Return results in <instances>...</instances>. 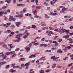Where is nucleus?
Instances as JSON below:
<instances>
[{
	"label": "nucleus",
	"instance_id": "nucleus-1",
	"mask_svg": "<svg viewBox=\"0 0 73 73\" xmlns=\"http://www.w3.org/2000/svg\"><path fill=\"white\" fill-rule=\"evenodd\" d=\"M23 35L22 34H20L18 35H17L16 36V38H17L18 41H17V42H19V41L21 40V38L19 37H22Z\"/></svg>",
	"mask_w": 73,
	"mask_h": 73
},
{
	"label": "nucleus",
	"instance_id": "nucleus-2",
	"mask_svg": "<svg viewBox=\"0 0 73 73\" xmlns=\"http://www.w3.org/2000/svg\"><path fill=\"white\" fill-rule=\"evenodd\" d=\"M15 20H16V19L13 17V16H10L9 19V21H12V20L13 21H15Z\"/></svg>",
	"mask_w": 73,
	"mask_h": 73
},
{
	"label": "nucleus",
	"instance_id": "nucleus-3",
	"mask_svg": "<svg viewBox=\"0 0 73 73\" xmlns=\"http://www.w3.org/2000/svg\"><path fill=\"white\" fill-rule=\"evenodd\" d=\"M58 58H59V57H56V56H52L51 58V59L52 60V59H53V60L54 61V60H56V59H58Z\"/></svg>",
	"mask_w": 73,
	"mask_h": 73
},
{
	"label": "nucleus",
	"instance_id": "nucleus-4",
	"mask_svg": "<svg viewBox=\"0 0 73 73\" xmlns=\"http://www.w3.org/2000/svg\"><path fill=\"white\" fill-rule=\"evenodd\" d=\"M17 5L18 7H20V6H21V7H24L25 6V4H17Z\"/></svg>",
	"mask_w": 73,
	"mask_h": 73
},
{
	"label": "nucleus",
	"instance_id": "nucleus-5",
	"mask_svg": "<svg viewBox=\"0 0 73 73\" xmlns=\"http://www.w3.org/2000/svg\"><path fill=\"white\" fill-rule=\"evenodd\" d=\"M45 56H42L41 57V58H40V59H39V61H40L41 60H43V61H45Z\"/></svg>",
	"mask_w": 73,
	"mask_h": 73
},
{
	"label": "nucleus",
	"instance_id": "nucleus-6",
	"mask_svg": "<svg viewBox=\"0 0 73 73\" xmlns=\"http://www.w3.org/2000/svg\"><path fill=\"white\" fill-rule=\"evenodd\" d=\"M25 61V58H22L19 60V62H20V61Z\"/></svg>",
	"mask_w": 73,
	"mask_h": 73
},
{
	"label": "nucleus",
	"instance_id": "nucleus-7",
	"mask_svg": "<svg viewBox=\"0 0 73 73\" xmlns=\"http://www.w3.org/2000/svg\"><path fill=\"white\" fill-rule=\"evenodd\" d=\"M25 49L27 50V52H28L30 50V48L28 47H26Z\"/></svg>",
	"mask_w": 73,
	"mask_h": 73
},
{
	"label": "nucleus",
	"instance_id": "nucleus-8",
	"mask_svg": "<svg viewBox=\"0 0 73 73\" xmlns=\"http://www.w3.org/2000/svg\"><path fill=\"white\" fill-rule=\"evenodd\" d=\"M57 53H62V51L61 50V49H58L57 51Z\"/></svg>",
	"mask_w": 73,
	"mask_h": 73
},
{
	"label": "nucleus",
	"instance_id": "nucleus-9",
	"mask_svg": "<svg viewBox=\"0 0 73 73\" xmlns=\"http://www.w3.org/2000/svg\"><path fill=\"white\" fill-rule=\"evenodd\" d=\"M15 24H16V25L17 27H19V26H20V24L19 22H17L15 23Z\"/></svg>",
	"mask_w": 73,
	"mask_h": 73
},
{
	"label": "nucleus",
	"instance_id": "nucleus-10",
	"mask_svg": "<svg viewBox=\"0 0 73 73\" xmlns=\"http://www.w3.org/2000/svg\"><path fill=\"white\" fill-rule=\"evenodd\" d=\"M32 28H34V29H37V27H36L35 25H32Z\"/></svg>",
	"mask_w": 73,
	"mask_h": 73
},
{
	"label": "nucleus",
	"instance_id": "nucleus-11",
	"mask_svg": "<svg viewBox=\"0 0 73 73\" xmlns=\"http://www.w3.org/2000/svg\"><path fill=\"white\" fill-rule=\"evenodd\" d=\"M35 57V55H32L29 56V58H34Z\"/></svg>",
	"mask_w": 73,
	"mask_h": 73
},
{
	"label": "nucleus",
	"instance_id": "nucleus-12",
	"mask_svg": "<svg viewBox=\"0 0 73 73\" xmlns=\"http://www.w3.org/2000/svg\"><path fill=\"white\" fill-rule=\"evenodd\" d=\"M10 72H11V73H13L14 72H16V70H13V69H11L9 71Z\"/></svg>",
	"mask_w": 73,
	"mask_h": 73
},
{
	"label": "nucleus",
	"instance_id": "nucleus-13",
	"mask_svg": "<svg viewBox=\"0 0 73 73\" xmlns=\"http://www.w3.org/2000/svg\"><path fill=\"white\" fill-rule=\"evenodd\" d=\"M24 33H26V36H29V33H28V31H26Z\"/></svg>",
	"mask_w": 73,
	"mask_h": 73
},
{
	"label": "nucleus",
	"instance_id": "nucleus-14",
	"mask_svg": "<svg viewBox=\"0 0 73 73\" xmlns=\"http://www.w3.org/2000/svg\"><path fill=\"white\" fill-rule=\"evenodd\" d=\"M5 54L7 56H8L9 55V54H11V52H6L5 53Z\"/></svg>",
	"mask_w": 73,
	"mask_h": 73
},
{
	"label": "nucleus",
	"instance_id": "nucleus-15",
	"mask_svg": "<svg viewBox=\"0 0 73 73\" xmlns=\"http://www.w3.org/2000/svg\"><path fill=\"white\" fill-rule=\"evenodd\" d=\"M53 66H52V68H54L56 67V63H54L53 64Z\"/></svg>",
	"mask_w": 73,
	"mask_h": 73
},
{
	"label": "nucleus",
	"instance_id": "nucleus-16",
	"mask_svg": "<svg viewBox=\"0 0 73 73\" xmlns=\"http://www.w3.org/2000/svg\"><path fill=\"white\" fill-rule=\"evenodd\" d=\"M3 59H5V60H8V58H7V56H5L3 57Z\"/></svg>",
	"mask_w": 73,
	"mask_h": 73
},
{
	"label": "nucleus",
	"instance_id": "nucleus-17",
	"mask_svg": "<svg viewBox=\"0 0 73 73\" xmlns=\"http://www.w3.org/2000/svg\"><path fill=\"white\" fill-rule=\"evenodd\" d=\"M11 0H9V1L6 0L5 1V2H7V3H10Z\"/></svg>",
	"mask_w": 73,
	"mask_h": 73
},
{
	"label": "nucleus",
	"instance_id": "nucleus-18",
	"mask_svg": "<svg viewBox=\"0 0 73 73\" xmlns=\"http://www.w3.org/2000/svg\"><path fill=\"white\" fill-rule=\"evenodd\" d=\"M69 37V35H66L65 37V38H68Z\"/></svg>",
	"mask_w": 73,
	"mask_h": 73
},
{
	"label": "nucleus",
	"instance_id": "nucleus-19",
	"mask_svg": "<svg viewBox=\"0 0 73 73\" xmlns=\"http://www.w3.org/2000/svg\"><path fill=\"white\" fill-rule=\"evenodd\" d=\"M16 54H14L12 56V57L13 58V57H16Z\"/></svg>",
	"mask_w": 73,
	"mask_h": 73
},
{
	"label": "nucleus",
	"instance_id": "nucleus-20",
	"mask_svg": "<svg viewBox=\"0 0 73 73\" xmlns=\"http://www.w3.org/2000/svg\"><path fill=\"white\" fill-rule=\"evenodd\" d=\"M64 10H62L61 11H60V13H66V12L64 11Z\"/></svg>",
	"mask_w": 73,
	"mask_h": 73
},
{
	"label": "nucleus",
	"instance_id": "nucleus-21",
	"mask_svg": "<svg viewBox=\"0 0 73 73\" xmlns=\"http://www.w3.org/2000/svg\"><path fill=\"white\" fill-rule=\"evenodd\" d=\"M41 8V6H37L36 7V9H40Z\"/></svg>",
	"mask_w": 73,
	"mask_h": 73
},
{
	"label": "nucleus",
	"instance_id": "nucleus-22",
	"mask_svg": "<svg viewBox=\"0 0 73 73\" xmlns=\"http://www.w3.org/2000/svg\"><path fill=\"white\" fill-rule=\"evenodd\" d=\"M3 13H4V12H0V16H2V15H3Z\"/></svg>",
	"mask_w": 73,
	"mask_h": 73
},
{
	"label": "nucleus",
	"instance_id": "nucleus-23",
	"mask_svg": "<svg viewBox=\"0 0 73 73\" xmlns=\"http://www.w3.org/2000/svg\"><path fill=\"white\" fill-rule=\"evenodd\" d=\"M72 64H73L72 63H71L70 64H69L67 66L68 67H69V66H71L72 65Z\"/></svg>",
	"mask_w": 73,
	"mask_h": 73
},
{
	"label": "nucleus",
	"instance_id": "nucleus-24",
	"mask_svg": "<svg viewBox=\"0 0 73 73\" xmlns=\"http://www.w3.org/2000/svg\"><path fill=\"white\" fill-rule=\"evenodd\" d=\"M23 38H24L26 39L27 38H28V36L27 35H25L23 36Z\"/></svg>",
	"mask_w": 73,
	"mask_h": 73
},
{
	"label": "nucleus",
	"instance_id": "nucleus-25",
	"mask_svg": "<svg viewBox=\"0 0 73 73\" xmlns=\"http://www.w3.org/2000/svg\"><path fill=\"white\" fill-rule=\"evenodd\" d=\"M27 12V10H26L25 9H24L23 10L22 12L23 13H24V12Z\"/></svg>",
	"mask_w": 73,
	"mask_h": 73
},
{
	"label": "nucleus",
	"instance_id": "nucleus-26",
	"mask_svg": "<svg viewBox=\"0 0 73 73\" xmlns=\"http://www.w3.org/2000/svg\"><path fill=\"white\" fill-rule=\"evenodd\" d=\"M58 15V14L56 13H53V14H52V16H56V15Z\"/></svg>",
	"mask_w": 73,
	"mask_h": 73
},
{
	"label": "nucleus",
	"instance_id": "nucleus-27",
	"mask_svg": "<svg viewBox=\"0 0 73 73\" xmlns=\"http://www.w3.org/2000/svg\"><path fill=\"white\" fill-rule=\"evenodd\" d=\"M9 68V65H8L6 66L5 67V68L8 69V68Z\"/></svg>",
	"mask_w": 73,
	"mask_h": 73
},
{
	"label": "nucleus",
	"instance_id": "nucleus-28",
	"mask_svg": "<svg viewBox=\"0 0 73 73\" xmlns=\"http://www.w3.org/2000/svg\"><path fill=\"white\" fill-rule=\"evenodd\" d=\"M58 32H60L59 33H60V34H62L63 33H64V31L60 32V31H58Z\"/></svg>",
	"mask_w": 73,
	"mask_h": 73
},
{
	"label": "nucleus",
	"instance_id": "nucleus-29",
	"mask_svg": "<svg viewBox=\"0 0 73 73\" xmlns=\"http://www.w3.org/2000/svg\"><path fill=\"white\" fill-rule=\"evenodd\" d=\"M10 53L11 54H12H12H16L15 53V51L10 52Z\"/></svg>",
	"mask_w": 73,
	"mask_h": 73
},
{
	"label": "nucleus",
	"instance_id": "nucleus-30",
	"mask_svg": "<svg viewBox=\"0 0 73 73\" xmlns=\"http://www.w3.org/2000/svg\"><path fill=\"white\" fill-rule=\"evenodd\" d=\"M6 33H11V30H8L6 31Z\"/></svg>",
	"mask_w": 73,
	"mask_h": 73
},
{
	"label": "nucleus",
	"instance_id": "nucleus-31",
	"mask_svg": "<svg viewBox=\"0 0 73 73\" xmlns=\"http://www.w3.org/2000/svg\"><path fill=\"white\" fill-rule=\"evenodd\" d=\"M44 4L45 5H46V6H48V3L44 2Z\"/></svg>",
	"mask_w": 73,
	"mask_h": 73
},
{
	"label": "nucleus",
	"instance_id": "nucleus-32",
	"mask_svg": "<svg viewBox=\"0 0 73 73\" xmlns=\"http://www.w3.org/2000/svg\"><path fill=\"white\" fill-rule=\"evenodd\" d=\"M62 41V39H59L58 40V42H61V41Z\"/></svg>",
	"mask_w": 73,
	"mask_h": 73
},
{
	"label": "nucleus",
	"instance_id": "nucleus-33",
	"mask_svg": "<svg viewBox=\"0 0 73 73\" xmlns=\"http://www.w3.org/2000/svg\"><path fill=\"white\" fill-rule=\"evenodd\" d=\"M36 12H37V11H36V10L33 12L34 14V15H36Z\"/></svg>",
	"mask_w": 73,
	"mask_h": 73
},
{
	"label": "nucleus",
	"instance_id": "nucleus-34",
	"mask_svg": "<svg viewBox=\"0 0 73 73\" xmlns=\"http://www.w3.org/2000/svg\"><path fill=\"white\" fill-rule=\"evenodd\" d=\"M68 9V8H63L62 9V10L63 11H66V9Z\"/></svg>",
	"mask_w": 73,
	"mask_h": 73
},
{
	"label": "nucleus",
	"instance_id": "nucleus-35",
	"mask_svg": "<svg viewBox=\"0 0 73 73\" xmlns=\"http://www.w3.org/2000/svg\"><path fill=\"white\" fill-rule=\"evenodd\" d=\"M67 47H65V48L64 49L65 52H67Z\"/></svg>",
	"mask_w": 73,
	"mask_h": 73
},
{
	"label": "nucleus",
	"instance_id": "nucleus-36",
	"mask_svg": "<svg viewBox=\"0 0 73 73\" xmlns=\"http://www.w3.org/2000/svg\"><path fill=\"white\" fill-rule=\"evenodd\" d=\"M50 3L51 5H53L54 3H55V2H53L52 1H51L50 2Z\"/></svg>",
	"mask_w": 73,
	"mask_h": 73
},
{
	"label": "nucleus",
	"instance_id": "nucleus-37",
	"mask_svg": "<svg viewBox=\"0 0 73 73\" xmlns=\"http://www.w3.org/2000/svg\"><path fill=\"white\" fill-rule=\"evenodd\" d=\"M11 28H15V26L13 25H12L11 26Z\"/></svg>",
	"mask_w": 73,
	"mask_h": 73
},
{
	"label": "nucleus",
	"instance_id": "nucleus-38",
	"mask_svg": "<svg viewBox=\"0 0 73 73\" xmlns=\"http://www.w3.org/2000/svg\"><path fill=\"white\" fill-rule=\"evenodd\" d=\"M46 33L47 34H49V33H50V32L49 31H46Z\"/></svg>",
	"mask_w": 73,
	"mask_h": 73
},
{
	"label": "nucleus",
	"instance_id": "nucleus-39",
	"mask_svg": "<svg viewBox=\"0 0 73 73\" xmlns=\"http://www.w3.org/2000/svg\"><path fill=\"white\" fill-rule=\"evenodd\" d=\"M57 48H52L51 50H54V49H56Z\"/></svg>",
	"mask_w": 73,
	"mask_h": 73
},
{
	"label": "nucleus",
	"instance_id": "nucleus-40",
	"mask_svg": "<svg viewBox=\"0 0 73 73\" xmlns=\"http://www.w3.org/2000/svg\"><path fill=\"white\" fill-rule=\"evenodd\" d=\"M2 65H4V64H5L7 63V62H6L4 61V62H2Z\"/></svg>",
	"mask_w": 73,
	"mask_h": 73
},
{
	"label": "nucleus",
	"instance_id": "nucleus-41",
	"mask_svg": "<svg viewBox=\"0 0 73 73\" xmlns=\"http://www.w3.org/2000/svg\"><path fill=\"white\" fill-rule=\"evenodd\" d=\"M58 37V36H56L53 39L54 40H56V38H57V37Z\"/></svg>",
	"mask_w": 73,
	"mask_h": 73
},
{
	"label": "nucleus",
	"instance_id": "nucleus-42",
	"mask_svg": "<svg viewBox=\"0 0 73 73\" xmlns=\"http://www.w3.org/2000/svg\"><path fill=\"white\" fill-rule=\"evenodd\" d=\"M44 44H42L40 45V47H42V46H44Z\"/></svg>",
	"mask_w": 73,
	"mask_h": 73
},
{
	"label": "nucleus",
	"instance_id": "nucleus-43",
	"mask_svg": "<svg viewBox=\"0 0 73 73\" xmlns=\"http://www.w3.org/2000/svg\"><path fill=\"white\" fill-rule=\"evenodd\" d=\"M24 66V64H21V69H22V68H23V66Z\"/></svg>",
	"mask_w": 73,
	"mask_h": 73
},
{
	"label": "nucleus",
	"instance_id": "nucleus-44",
	"mask_svg": "<svg viewBox=\"0 0 73 73\" xmlns=\"http://www.w3.org/2000/svg\"><path fill=\"white\" fill-rule=\"evenodd\" d=\"M29 63H27L25 64V66H29Z\"/></svg>",
	"mask_w": 73,
	"mask_h": 73
},
{
	"label": "nucleus",
	"instance_id": "nucleus-45",
	"mask_svg": "<svg viewBox=\"0 0 73 73\" xmlns=\"http://www.w3.org/2000/svg\"><path fill=\"white\" fill-rule=\"evenodd\" d=\"M45 17L46 18V17H47V18H49V17H48V15L46 14L45 15Z\"/></svg>",
	"mask_w": 73,
	"mask_h": 73
},
{
	"label": "nucleus",
	"instance_id": "nucleus-46",
	"mask_svg": "<svg viewBox=\"0 0 73 73\" xmlns=\"http://www.w3.org/2000/svg\"><path fill=\"white\" fill-rule=\"evenodd\" d=\"M6 7L7 6L3 7L2 8V9H5V8H6Z\"/></svg>",
	"mask_w": 73,
	"mask_h": 73
},
{
	"label": "nucleus",
	"instance_id": "nucleus-47",
	"mask_svg": "<svg viewBox=\"0 0 73 73\" xmlns=\"http://www.w3.org/2000/svg\"><path fill=\"white\" fill-rule=\"evenodd\" d=\"M32 27H31V26L28 27H26V29H30V28H31Z\"/></svg>",
	"mask_w": 73,
	"mask_h": 73
},
{
	"label": "nucleus",
	"instance_id": "nucleus-48",
	"mask_svg": "<svg viewBox=\"0 0 73 73\" xmlns=\"http://www.w3.org/2000/svg\"><path fill=\"white\" fill-rule=\"evenodd\" d=\"M46 51L47 52H52L51 50H46Z\"/></svg>",
	"mask_w": 73,
	"mask_h": 73
},
{
	"label": "nucleus",
	"instance_id": "nucleus-49",
	"mask_svg": "<svg viewBox=\"0 0 73 73\" xmlns=\"http://www.w3.org/2000/svg\"><path fill=\"white\" fill-rule=\"evenodd\" d=\"M68 58V57H65L64 58H63V60H64V61H65V60H66V58Z\"/></svg>",
	"mask_w": 73,
	"mask_h": 73
},
{
	"label": "nucleus",
	"instance_id": "nucleus-50",
	"mask_svg": "<svg viewBox=\"0 0 73 73\" xmlns=\"http://www.w3.org/2000/svg\"><path fill=\"white\" fill-rule=\"evenodd\" d=\"M19 48H18L15 50V51H16V52H17V51H18L19 50Z\"/></svg>",
	"mask_w": 73,
	"mask_h": 73
},
{
	"label": "nucleus",
	"instance_id": "nucleus-51",
	"mask_svg": "<svg viewBox=\"0 0 73 73\" xmlns=\"http://www.w3.org/2000/svg\"><path fill=\"white\" fill-rule=\"evenodd\" d=\"M71 48V47H70V46H68V47L67 48V49H70Z\"/></svg>",
	"mask_w": 73,
	"mask_h": 73
},
{
	"label": "nucleus",
	"instance_id": "nucleus-52",
	"mask_svg": "<svg viewBox=\"0 0 73 73\" xmlns=\"http://www.w3.org/2000/svg\"><path fill=\"white\" fill-rule=\"evenodd\" d=\"M49 71H50V70H49L48 69V70H46L45 72L46 73H48V72H49Z\"/></svg>",
	"mask_w": 73,
	"mask_h": 73
},
{
	"label": "nucleus",
	"instance_id": "nucleus-53",
	"mask_svg": "<svg viewBox=\"0 0 73 73\" xmlns=\"http://www.w3.org/2000/svg\"><path fill=\"white\" fill-rule=\"evenodd\" d=\"M6 11L7 12H8V13H9L11 12V11L9 9H8Z\"/></svg>",
	"mask_w": 73,
	"mask_h": 73
},
{
	"label": "nucleus",
	"instance_id": "nucleus-54",
	"mask_svg": "<svg viewBox=\"0 0 73 73\" xmlns=\"http://www.w3.org/2000/svg\"><path fill=\"white\" fill-rule=\"evenodd\" d=\"M48 37H50L51 36V33H50L48 34Z\"/></svg>",
	"mask_w": 73,
	"mask_h": 73
},
{
	"label": "nucleus",
	"instance_id": "nucleus-55",
	"mask_svg": "<svg viewBox=\"0 0 73 73\" xmlns=\"http://www.w3.org/2000/svg\"><path fill=\"white\" fill-rule=\"evenodd\" d=\"M13 3L14 4H15L16 3V0H14L13 1Z\"/></svg>",
	"mask_w": 73,
	"mask_h": 73
},
{
	"label": "nucleus",
	"instance_id": "nucleus-56",
	"mask_svg": "<svg viewBox=\"0 0 73 73\" xmlns=\"http://www.w3.org/2000/svg\"><path fill=\"white\" fill-rule=\"evenodd\" d=\"M68 40V41H72V38H69L67 39Z\"/></svg>",
	"mask_w": 73,
	"mask_h": 73
},
{
	"label": "nucleus",
	"instance_id": "nucleus-57",
	"mask_svg": "<svg viewBox=\"0 0 73 73\" xmlns=\"http://www.w3.org/2000/svg\"><path fill=\"white\" fill-rule=\"evenodd\" d=\"M52 43H53V44H54H54H57V42L56 41H54L52 42Z\"/></svg>",
	"mask_w": 73,
	"mask_h": 73
},
{
	"label": "nucleus",
	"instance_id": "nucleus-58",
	"mask_svg": "<svg viewBox=\"0 0 73 73\" xmlns=\"http://www.w3.org/2000/svg\"><path fill=\"white\" fill-rule=\"evenodd\" d=\"M49 29L50 30V31L53 30V29H52V27H49Z\"/></svg>",
	"mask_w": 73,
	"mask_h": 73
},
{
	"label": "nucleus",
	"instance_id": "nucleus-59",
	"mask_svg": "<svg viewBox=\"0 0 73 73\" xmlns=\"http://www.w3.org/2000/svg\"><path fill=\"white\" fill-rule=\"evenodd\" d=\"M40 73H44V71L43 70H41L40 72Z\"/></svg>",
	"mask_w": 73,
	"mask_h": 73
},
{
	"label": "nucleus",
	"instance_id": "nucleus-60",
	"mask_svg": "<svg viewBox=\"0 0 73 73\" xmlns=\"http://www.w3.org/2000/svg\"><path fill=\"white\" fill-rule=\"evenodd\" d=\"M48 44H44V47H46Z\"/></svg>",
	"mask_w": 73,
	"mask_h": 73
},
{
	"label": "nucleus",
	"instance_id": "nucleus-61",
	"mask_svg": "<svg viewBox=\"0 0 73 73\" xmlns=\"http://www.w3.org/2000/svg\"><path fill=\"white\" fill-rule=\"evenodd\" d=\"M9 37H12L13 36V35H9Z\"/></svg>",
	"mask_w": 73,
	"mask_h": 73
},
{
	"label": "nucleus",
	"instance_id": "nucleus-62",
	"mask_svg": "<svg viewBox=\"0 0 73 73\" xmlns=\"http://www.w3.org/2000/svg\"><path fill=\"white\" fill-rule=\"evenodd\" d=\"M15 65V64H13L11 65V66L12 67H13V66H14Z\"/></svg>",
	"mask_w": 73,
	"mask_h": 73
},
{
	"label": "nucleus",
	"instance_id": "nucleus-63",
	"mask_svg": "<svg viewBox=\"0 0 73 73\" xmlns=\"http://www.w3.org/2000/svg\"><path fill=\"white\" fill-rule=\"evenodd\" d=\"M3 46L4 47V48H6L7 45L6 44H4V45Z\"/></svg>",
	"mask_w": 73,
	"mask_h": 73
},
{
	"label": "nucleus",
	"instance_id": "nucleus-64",
	"mask_svg": "<svg viewBox=\"0 0 73 73\" xmlns=\"http://www.w3.org/2000/svg\"><path fill=\"white\" fill-rule=\"evenodd\" d=\"M72 35H73V33L70 34V36H72Z\"/></svg>",
	"mask_w": 73,
	"mask_h": 73
}]
</instances>
